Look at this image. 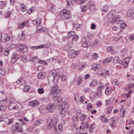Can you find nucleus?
<instances>
[{
  "instance_id": "1",
  "label": "nucleus",
  "mask_w": 134,
  "mask_h": 134,
  "mask_svg": "<svg viewBox=\"0 0 134 134\" xmlns=\"http://www.w3.org/2000/svg\"><path fill=\"white\" fill-rule=\"evenodd\" d=\"M18 121V122L13 124L11 128V131L13 133H15L17 132H22L23 131L22 125L25 124V123L24 120L21 119Z\"/></svg>"
},
{
  "instance_id": "2",
  "label": "nucleus",
  "mask_w": 134,
  "mask_h": 134,
  "mask_svg": "<svg viewBox=\"0 0 134 134\" xmlns=\"http://www.w3.org/2000/svg\"><path fill=\"white\" fill-rule=\"evenodd\" d=\"M70 11L63 9L60 13L61 17L64 19H70L71 18V14Z\"/></svg>"
},
{
  "instance_id": "3",
  "label": "nucleus",
  "mask_w": 134,
  "mask_h": 134,
  "mask_svg": "<svg viewBox=\"0 0 134 134\" xmlns=\"http://www.w3.org/2000/svg\"><path fill=\"white\" fill-rule=\"evenodd\" d=\"M68 105L65 101H64L62 104L61 103L60 107L59 108V110H60L59 113L60 115H62L65 112L66 110L68 108Z\"/></svg>"
},
{
  "instance_id": "4",
  "label": "nucleus",
  "mask_w": 134,
  "mask_h": 134,
  "mask_svg": "<svg viewBox=\"0 0 134 134\" xmlns=\"http://www.w3.org/2000/svg\"><path fill=\"white\" fill-rule=\"evenodd\" d=\"M79 51H76L74 50H70L68 53L69 57L71 58H73L76 57L80 53Z\"/></svg>"
},
{
  "instance_id": "5",
  "label": "nucleus",
  "mask_w": 134,
  "mask_h": 134,
  "mask_svg": "<svg viewBox=\"0 0 134 134\" xmlns=\"http://www.w3.org/2000/svg\"><path fill=\"white\" fill-rule=\"evenodd\" d=\"M29 21L26 20L18 24V28L19 29H21L23 28L25 26L29 27Z\"/></svg>"
},
{
  "instance_id": "6",
  "label": "nucleus",
  "mask_w": 134,
  "mask_h": 134,
  "mask_svg": "<svg viewBox=\"0 0 134 134\" xmlns=\"http://www.w3.org/2000/svg\"><path fill=\"white\" fill-rule=\"evenodd\" d=\"M55 106L53 104L50 103L47 105L46 108V111L47 113L53 112L55 110Z\"/></svg>"
},
{
  "instance_id": "7",
  "label": "nucleus",
  "mask_w": 134,
  "mask_h": 134,
  "mask_svg": "<svg viewBox=\"0 0 134 134\" xmlns=\"http://www.w3.org/2000/svg\"><path fill=\"white\" fill-rule=\"evenodd\" d=\"M16 46L19 47L21 51L23 53H25L27 52L28 50V47L24 44L19 45L16 44Z\"/></svg>"
},
{
  "instance_id": "8",
  "label": "nucleus",
  "mask_w": 134,
  "mask_h": 134,
  "mask_svg": "<svg viewBox=\"0 0 134 134\" xmlns=\"http://www.w3.org/2000/svg\"><path fill=\"white\" fill-rule=\"evenodd\" d=\"M51 91L50 92L51 94L57 93L59 94L61 93V91L59 89H58V86L57 85H54L52 88Z\"/></svg>"
},
{
  "instance_id": "9",
  "label": "nucleus",
  "mask_w": 134,
  "mask_h": 134,
  "mask_svg": "<svg viewBox=\"0 0 134 134\" xmlns=\"http://www.w3.org/2000/svg\"><path fill=\"white\" fill-rule=\"evenodd\" d=\"M52 95H53L52 98L54 101H56L58 100V103H61L62 102L61 97H60V98L59 99V94H57V93H53L51 94Z\"/></svg>"
},
{
  "instance_id": "10",
  "label": "nucleus",
  "mask_w": 134,
  "mask_h": 134,
  "mask_svg": "<svg viewBox=\"0 0 134 134\" xmlns=\"http://www.w3.org/2000/svg\"><path fill=\"white\" fill-rule=\"evenodd\" d=\"M109 71L108 70H107L105 69H103L102 70V72L101 73H98V75L102 77L103 76L105 78L106 77H108L109 76Z\"/></svg>"
},
{
  "instance_id": "11",
  "label": "nucleus",
  "mask_w": 134,
  "mask_h": 134,
  "mask_svg": "<svg viewBox=\"0 0 134 134\" xmlns=\"http://www.w3.org/2000/svg\"><path fill=\"white\" fill-rule=\"evenodd\" d=\"M49 44H46L42 45L41 46H31L30 47V49L32 50H34L38 48H42L48 47H49Z\"/></svg>"
},
{
  "instance_id": "12",
  "label": "nucleus",
  "mask_w": 134,
  "mask_h": 134,
  "mask_svg": "<svg viewBox=\"0 0 134 134\" xmlns=\"http://www.w3.org/2000/svg\"><path fill=\"white\" fill-rule=\"evenodd\" d=\"M31 56L29 54H26L23 57L21 58V60L24 63H25L31 60Z\"/></svg>"
},
{
  "instance_id": "13",
  "label": "nucleus",
  "mask_w": 134,
  "mask_h": 134,
  "mask_svg": "<svg viewBox=\"0 0 134 134\" xmlns=\"http://www.w3.org/2000/svg\"><path fill=\"white\" fill-rule=\"evenodd\" d=\"M18 56L16 53H14L12 54L11 57V62L13 63H15L18 59Z\"/></svg>"
},
{
  "instance_id": "14",
  "label": "nucleus",
  "mask_w": 134,
  "mask_h": 134,
  "mask_svg": "<svg viewBox=\"0 0 134 134\" xmlns=\"http://www.w3.org/2000/svg\"><path fill=\"white\" fill-rule=\"evenodd\" d=\"M8 108L10 110L16 109L18 108L17 103L13 102L10 103V104L8 106Z\"/></svg>"
},
{
  "instance_id": "15",
  "label": "nucleus",
  "mask_w": 134,
  "mask_h": 134,
  "mask_svg": "<svg viewBox=\"0 0 134 134\" xmlns=\"http://www.w3.org/2000/svg\"><path fill=\"white\" fill-rule=\"evenodd\" d=\"M55 76L54 75V73L52 72L51 73L49 74L48 76V83L52 82L53 83V82L54 81V79Z\"/></svg>"
},
{
  "instance_id": "16",
  "label": "nucleus",
  "mask_w": 134,
  "mask_h": 134,
  "mask_svg": "<svg viewBox=\"0 0 134 134\" xmlns=\"http://www.w3.org/2000/svg\"><path fill=\"white\" fill-rule=\"evenodd\" d=\"M33 63H39L40 64L43 63L44 62L42 60H40L39 59L36 57H34L31 58V60Z\"/></svg>"
},
{
  "instance_id": "17",
  "label": "nucleus",
  "mask_w": 134,
  "mask_h": 134,
  "mask_svg": "<svg viewBox=\"0 0 134 134\" xmlns=\"http://www.w3.org/2000/svg\"><path fill=\"white\" fill-rule=\"evenodd\" d=\"M87 37V38L85 37H84V39L85 41L82 44V46L83 47H88L90 45L91 43L89 41H87L88 40L87 39L89 38L88 37Z\"/></svg>"
},
{
  "instance_id": "18",
  "label": "nucleus",
  "mask_w": 134,
  "mask_h": 134,
  "mask_svg": "<svg viewBox=\"0 0 134 134\" xmlns=\"http://www.w3.org/2000/svg\"><path fill=\"white\" fill-rule=\"evenodd\" d=\"M48 128L49 129H51L54 125V122L52 119L51 118H48L47 120Z\"/></svg>"
},
{
  "instance_id": "19",
  "label": "nucleus",
  "mask_w": 134,
  "mask_h": 134,
  "mask_svg": "<svg viewBox=\"0 0 134 134\" xmlns=\"http://www.w3.org/2000/svg\"><path fill=\"white\" fill-rule=\"evenodd\" d=\"M41 23V20L40 18H37L36 19L32 21V23L34 25L36 26L40 25Z\"/></svg>"
},
{
  "instance_id": "20",
  "label": "nucleus",
  "mask_w": 134,
  "mask_h": 134,
  "mask_svg": "<svg viewBox=\"0 0 134 134\" xmlns=\"http://www.w3.org/2000/svg\"><path fill=\"white\" fill-rule=\"evenodd\" d=\"M87 6L89 8H92L93 9L94 8L95 4L93 1H90L88 2Z\"/></svg>"
},
{
  "instance_id": "21",
  "label": "nucleus",
  "mask_w": 134,
  "mask_h": 134,
  "mask_svg": "<svg viewBox=\"0 0 134 134\" xmlns=\"http://www.w3.org/2000/svg\"><path fill=\"white\" fill-rule=\"evenodd\" d=\"M100 119L103 123H107L109 121L106 116L104 115H102L100 117Z\"/></svg>"
},
{
  "instance_id": "22",
  "label": "nucleus",
  "mask_w": 134,
  "mask_h": 134,
  "mask_svg": "<svg viewBox=\"0 0 134 134\" xmlns=\"http://www.w3.org/2000/svg\"><path fill=\"white\" fill-rule=\"evenodd\" d=\"M115 124V118L114 117H112L111 118L110 120V125L113 128L114 127Z\"/></svg>"
},
{
  "instance_id": "23",
  "label": "nucleus",
  "mask_w": 134,
  "mask_h": 134,
  "mask_svg": "<svg viewBox=\"0 0 134 134\" xmlns=\"http://www.w3.org/2000/svg\"><path fill=\"white\" fill-rule=\"evenodd\" d=\"M38 100H34L31 101L29 103V105L31 107L36 106L38 105Z\"/></svg>"
},
{
  "instance_id": "24",
  "label": "nucleus",
  "mask_w": 134,
  "mask_h": 134,
  "mask_svg": "<svg viewBox=\"0 0 134 134\" xmlns=\"http://www.w3.org/2000/svg\"><path fill=\"white\" fill-rule=\"evenodd\" d=\"M46 77V74L42 72H40L38 74L37 77L39 79H44Z\"/></svg>"
},
{
  "instance_id": "25",
  "label": "nucleus",
  "mask_w": 134,
  "mask_h": 134,
  "mask_svg": "<svg viewBox=\"0 0 134 134\" xmlns=\"http://www.w3.org/2000/svg\"><path fill=\"white\" fill-rule=\"evenodd\" d=\"M134 12V10L132 9H129L127 13V15L128 16H133V15H134L133 14V13Z\"/></svg>"
},
{
  "instance_id": "26",
  "label": "nucleus",
  "mask_w": 134,
  "mask_h": 134,
  "mask_svg": "<svg viewBox=\"0 0 134 134\" xmlns=\"http://www.w3.org/2000/svg\"><path fill=\"white\" fill-rule=\"evenodd\" d=\"M7 108V106L3 104L2 101H0V111H4Z\"/></svg>"
},
{
  "instance_id": "27",
  "label": "nucleus",
  "mask_w": 134,
  "mask_h": 134,
  "mask_svg": "<svg viewBox=\"0 0 134 134\" xmlns=\"http://www.w3.org/2000/svg\"><path fill=\"white\" fill-rule=\"evenodd\" d=\"M115 10H113L110 12L107 16V17L108 18H112L114 15H115Z\"/></svg>"
},
{
  "instance_id": "28",
  "label": "nucleus",
  "mask_w": 134,
  "mask_h": 134,
  "mask_svg": "<svg viewBox=\"0 0 134 134\" xmlns=\"http://www.w3.org/2000/svg\"><path fill=\"white\" fill-rule=\"evenodd\" d=\"M111 88L109 86H107L105 90V92L107 95L110 94L111 93Z\"/></svg>"
},
{
  "instance_id": "29",
  "label": "nucleus",
  "mask_w": 134,
  "mask_h": 134,
  "mask_svg": "<svg viewBox=\"0 0 134 134\" xmlns=\"http://www.w3.org/2000/svg\"><path fill=\"white\" fill-rule=\"evenodd\" d=\"M81 125L82 126V129L83 130H85L86 129H87L89 127L88 125L86 122H82L81 123Z\"/></svg>"
},
{
  "instance_id": "30",
  "label": "nucleus",
  "mask_w": 134,
  "mask_h": 134,
  "mask_svg": "<svg viewBox=\"0 0 134 134\" xmlns=\"http://www.w3.org/2000/svg\"><path fill=\"white\" fill-rule=\"evenodd\" d=\"M120 16L119 15H117L112 19L111 22L113 23L115 22L118 21L119 20Z\"/></svg>"
},
{
  "instance_id": "31",
  "label": "nucleus",
  "mask_w": 134,
  "mask_h": 134,
  "mask_svg": "<svg viewBox=\"0 0 134 134\" xmlns=\"http://www.w3.org/2000/svg\"><path fill=\"white\" fill-rule=\"evenodd\" d=\"M75 34V32L73 31H71L68 33V37H64L63 39L64 38H66V39H68L72 37V36H73Z\"/></svg>"
},
{
  "instance_id": "32",
  "label": "nucleus",
  "mask_w": 134,
  "mask_h": 134,
  "mask_svg": "<svg viewBox=\"0 0 134 134\" xmlns=\"http://www.w3.org/2000/svg\"><path fill=\"white\" fill-rule=\"evenodd\" d=\"M7 36V35L3 34L0 35V41L2 42H5L6 37Z\"/></svg>"
},
{
  "instance_id": "33",
  "label": "nucleus",
  "mask_w": 134,
  "mask_h": 134,
  "mask_svg": "<svg viewBox=\"0 0 134 134\" xmlns=\"http://www.w3.org/2000/svg\"><path fill=\"white\" fill-rule=\"evenodd\" d=\"M6 2L5 1H0V8L3 9L5 7Z\"/></svg>"
},
{
  "instance_id": "34",
  "label": "nucleus",
  "mask_w": 134,
  "mask_h": 134,
  "mask_svg": "<svg viewBox=\"0 0 134 134\" xmlns=\"http://www.w3.org/2000/svg\"><path fill=\"white\" fill-rule=\"evenodd\" d=\"M107 51L111 54H113L115 53L114 51L113 50L112 46H109L107 48Z\"/></svg>"
},
{
  "instance_id": "35",
  "label": "nucleus",
  "mask_w": 134,
  "mask_h": 134,
  "mask_svg": "<svg viewBox=\"0 0 134 134\" xmlns=\"http://www.w3.org/2000/svg\"><path fill=\"white\" fill-rule=\"evenodd\" d=\"M99 43L98 40L97 39H96L93 42H92L91 44V43L90 45L91 46L93 47L95 45H97Z\"/></svg>"
},
{
  "instance_id": "36",
  "label": "nucleus",
  "mask_w": 134,
  "mask_h": 134,
  "mask_svg": "<svg viewBox=\"0 0 134 134\" xmlns=\"http://www.w3.org/2000/svg\"><path fill=\"white\" fill-rule=\"evenodd\" d=\"M97 84V81L96 80H93L91 81L90 83V86H96Z\"/></svg>"
},
{
  "instance_id": "37",
  "label": "nucleus",
  "mask_w": 134,
  "mask_h": 134,
  "mask_svg": "<svg viewBox=\"0 0 134 134\" xmlns=\"http://www.w3.org/2000/svg\"><path fill=\"white\" fill-rule=\"evenodd\" d=\"M44 88L42 87L38 88L37 90L38 93L40 94H43L44 92Z\"/></svg>"
},
{
  "instance_id": "38",
  "label": "nucleus",
  "mask_w": 134,
  "mask_h": 134,
  "mask_svg": "<svg viewBox=\"0 0 134 134\" xmlns=\"http://www.w3.org/2000/svg\"><path fill=\"white\" fill-rule=\"evenodd\" d=\"M108 9V7L106 5H105L101 9L102 11L103 12H106Z\"/></svg>"
},
{
  "instance_id": "39",
  "label": "nucleus",
  "mask_w": 134,
  "mask_h": 134,
  "mask_svg": "<svg viewBox=\"0 0 134 134\" xmlns=\"http://www.w3.org/2000/svg\"><path fill=\"white\" fill-rule=\"evenodd\" d=\"M11 12L10 11H7L5 13V15L6 17L10 18V17Z\"/></svg>"
},
{
  "instance_id": "40",
  "label": "nucleus",
  "mask_w": 134,
  "mask_h": 134,
  "mask_svg": "<svg viewBox=\"0 0 134 134\" xmlns=\"http://www.w3.org/2000/svg\"><path fill=\"white\" fill-rule=\"evenodd\" d=\"M21 10L23 12H24L26 10V6L23 4H20Z\"/></svg>"
},
{
  "instance_id": "41",
  "label": "nucleus",
  "mask_w": 134,
  "mask_h": 134,
  "mask_svg": "<svg viewBox=\"0 0 134 134\" xmlns=\"http://www.w3.org/2000/svg\"><path fill=\"white\" fill-rule=\"evenodd\" d=\"M30 88V86L28 85H25L24 88L23 90L25 92H28Z\"/></svg>"
},
{
  "instance_id": "42",
  "label": "nucleus",
  "mask_w": 134,
  "mask_h": 134,
  "mask_svg": "<svg viewBox=\"0 0 134 134\" xmlns=\"http://www.w3.org/2000/svg\"><path fill=\"white\" fill-rule=\"evenodd\" d=\"M10 51V48H6L5 50V51L4 53V55L5 56H8L9 53Z\"/></svg>"
},
{
  "instance_id": "43",
  "label": "nucleus",
  "mask_w": 134,
  "mask_h": 134,
  "mask_svg": "<svg viewBox=\"0 0 134 134\" xmlns=\"http://www.w3.org/2000/svg\"><path fill=\"white\" fill-rule=\"evenodd\" d=\"M79 38V36L78 35H74L72 37V40L74 41H76Z\"/></svg>"
},
{
  "instance_id": "44",
  "label": "nucleus",
  "mask_w": 134,
  "mask_h": 134,
  "mask_svg": "<svg viewBox=\"0 0 134 134\" xmlns=\"http://www.w3.org/2000/svg\"><path fill=\"white\" fill-rule=\"evenodd\" d=\"M86 118V115L85 114H82L80 116V119L81 121H84Z\"/></svg>"
},
{
  "instance_id": "45",
  "label": "nucleus",
  "mask_w": 134,
  "mask_h": 134,
  "mask_svg": "<svg viewBox=\"0 0 134 134\" xmlns=\"http://www.w3.org/2000/svg\"><path fill=\"white\" fill-rule=\"evenodd\" d=\"M82 81V79L81 77H79L77 81V84L78 85H79Z\"/></svg>"
},
{
  "instance_id": "46",
  "label": "nucleus",
  "mask_w": 134,
  "mask_h": 134,
  "mask_svg": "<svg viewBox=\"0 0 134 134\" xmlns=\"http://www.w3.org/2000/svg\"><path fill=\"white\" fill-rule=\"evenodd\" d=\"M102 93V91H100V92L98 91V92H96L94 94V96L96 97H99L101 95Z\"/></svg>"
},
{
  "instance_id": "47",
  "label": "nucleus",
  "mask_w": 134,
  "mask_h": 134,
  "mask_svg": "<svg viewBox=\"0 0 134 134\" xmlns=\"http://www.w3.org/2000/svg\"><path fill=\"white\" fill-rule=\"evenodd\" d=\"M8 121H7L6 123L8 124L9 125H10L11 124L14 120V119L13 118H12L11 119H8Z\"/></svg>"
},
{
  "instance_id": "48",
  "label": "nucleus",
  "mask_w": 134,
  "mask_h": 134,
  "mask_svg": "<svg viewBox=\"0 0 134 134\" xmlns=\"http://www.w3.org/2000/svg\"><path fill=\"white\" fill-rule=\"evenodd\" d=\"M81 11L82 12H84L86 10L87 7L85 6H81Z\"/></svg>"
},
{
  "instance_id": "49",
  "label": "nucleus",
  "mask_w": 134,
  "mask_h": 134,
  "mask_svg": "<svg viewBox=\"0 0 134 134\" xmlns=\"http://www.w3.org/2000/svg\"><path fill=\"white\" fill-rule=\"evenodd\" d=\"M74 99L75 101L77 103L78 102L79 99V97L77 94H75L74 95Z\"/></svg>"
},
{
  "instance_id": "50",
  "label": "nucleus",
  "mask_w": 134,
  "mask_h": 134,
  "mask_svg": "<svg viewBox=\"0 0 134 134\" xmlns=\"http://www.w3.org/2000/svg\"><path fill=\"white\" fill-rule=\"evenodd\" d=\"M77 116L76 115H74L72 118V120L73 121H77Z\"/></svg>"
},
{
  "instance_id": "51",
  "label": "nucleus",
  "mask_w": 134,
  "mask_h": 134,
  "mask_svg": "<svg viewBox=\"0 0 134 134\" xmlns=\"http://www.w3.org/2000/svg\"><path fill=\"white\" fill-rule=\"evenodd\" d=\"M129 62L127 61L126 60H124V67L127 66L128 65Z\"/></svg>"
},
{
  "instance_id": "52",
  "label": "nucleus",
  "mask_w": 134,
  "mask_h": 134,
  "mask_svg": "<svg viewBox=\"0 0 134 134\" xmlns=\"http://www.w3.org/2000/svg\"><path fill=\"white\" fill-rule=\"evenodd\" d=\"M110 61L111 59L110 58H107V59L105 60L103 62L104 64H106L109 62Z\"/></svg>"
},
{
  "instance_id": "53",
  "label": "nucleus",
  "mask_w": 134,
  "mask_h": 134,
  "mask_svg": "<svg viewBox=\"0 0 134 134\" xmlns=\"http://www.w3.org/2000/svg\"><path fill=\"white\" fill-rule=\"evenodd\" d=\"M112 108L113 107L112 106H110L108 107V111L107 112V113L109 114L111 113Z\"/></svg>"
},
{
  "instance_id": "54",
  "label": "nucleus",
  "mask_w": 134,
  "mask_h": 134,
  "mask_svg": "<svg viewBox=\"0 0 134 134\" xmlns=\"http://www.w3.org/2000/svg\"><path fill=\"white\" fill-rule=\"evenodd\" d=\"M37 28L38 31H43V30H44L43 29L42 31V28L41 25H39L37 26Z\"/></svg>"
},
{
  "instance_id": "55",
  "label": "nucleus",
  "mask_w": 134,
  "mask_h": 134,
  "mask_svg": "<svg viewBox=\"0 0 134 134\" xmlns=\"http://www.w3.org/2000/svg\"><path fill=\"white\" fill-rule=\"evenodd\" d=\"M4 48L3 46L0 43V52L2 53L4 50Z\"/></svg>"
},
{
  "instance_id": "56",
  "label": "nucleus",
  "mask_w": 134,
  "mask_h": 134,
  "mask_svg": "<svg viewBox=\"0 0 134 134\" xmlns=\"http://www.w3.org/2000/svg\"><path fill=\"white\" fill-rule=\"evenodd\" d=\"M129 40L130 41H132L134 40V34L133 35H131L129 36Z\"/></svg>"
},
{
  "instance_id": "57",
  "label": "nucleus",
  "mask_w": 134,
  "mask_h": 134,
  "mask_svg": "<svg viewBox=\"0 0 134 134\" xmlns=\"http://www.w3.org/2000/svg\"><path fill=\"white\" fill-rule=\"evenodd\" d=\"M87 107L88 110H90L92 107V105L91 103H89L87 105Z\"/></svg>"
},
{
  "instance_id": "58",
  "label": "nucleus",
  "mask_w": 134,
  "mask_h": 134,
  "mask_svg": "<svg viewBox=\"0 0 134 134\" xmlns=\"http://www.w3.org/2000/svg\"><path fill=\"white\" fill-rule=\"evenodd\" d=\"M43 69V66L42 65H40L39 66L38 68V71H41Z\"/></svg>"
},
{
  "instance_id": "59",
  "label": "nucleus",
  "mask_w": 134,
  "mask_h": 134,
  "mask_svg": "<svg viewBox=\"0 0 134 134\" xmlns=\"http://www.w3.org/2000/svg\"><path fill=\"white\" fill-rule=\"evenodd\" d=\"M71 127L73 129H75L76 130L78 129L77 125L75 124H72L71 125Z\"/></svg>"
},
{
  "instance_id": "60",
  "label": "nucleus",
  "mask_w": 134,
  "mask_h": 134,
  "mask_svg": "<svg viewBox=\"0 0 134 134\" xmlns=\"http://www.w3.org/2000/svg\"><path fill=\"white\" fill-rule=\"evenodd\" d=\"M19 37H21L22 38H21V40H23L24 39V33H23V32H22V33L21 34V35H19Z\"/></svg>"
},
{
  "instance_id": "61",
  "label": "nucleus",
  "mask_w": 134,
  "mask_h": 134,
  "mask_svg": "<svg viewBox=\"0 0 134 134\" xmlns=\"http://www.w3.org/2000/svg\"><path fill=\"white\" fill-rule=\"evenodd\" d=\"M61 78L62 80L66 81V76L65 74H63L62 75Z\"/></svg>"
},
{
  "instance_id": "62",
  "label": "nucleus",
  "mask_w": 134,
  "mask_h": 134,
  "mask_svg": "<svg viewBox=\"0 0 134 134\" xmlns=\"http://www.w3.org/2000/svg\"><path fill=\"white\" fill-rule=\"evenodd\" d=\"M98 57V55L97 54L95 53L92 56V58H93L96 59Z\"/></svg>"
},
{
  "instance_id": "63",
  "label": "nucleus",
  "mask_w": 134,
  "mask_h": 134,
  "mask_svg": "<svg viewBox=\"0 0 134 134\" xmlns=\"http://www.w3.org/2000/svg\"><path fill=\"white\" fill-rule=\"evenodd\" d=\"M118 82V81L117 79L114 80L113 82V84H114L115 85H117L118 86V84H117Z\"/></svg>"
},
{
  "instance_id": "64",
  "label": "nucleus",
  "mask_w": 134,
  "mask_h": 134,
  "mask_svg": "<svg viewBox=\"0 0 134 134\" xmlns=\"http://www.w3.org/2000/svg\"><path fill=\"white\" fill-rule=\"evenodd\" d=\"M7 130H4L0 132V134H7Z\"/></svg>"
}]
</instances>
